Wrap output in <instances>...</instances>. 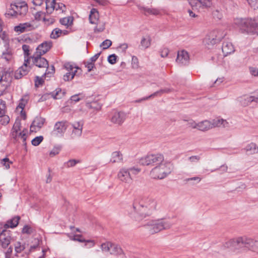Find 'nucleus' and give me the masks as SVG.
<instances>
[{"label": "nucleus", "mask_w": 258, "mask_h": 258, "mask_svg": "<svg viewBox=\"0 0 258 258\" xmlns=\"http://www.w3.org/2000/svg\"><path fill=\"white\" fill-rule=\"evenodd\" d=\"M141 170L140 168L136 167H122L117 173V178L122 182L130 184L133 181V176L138 174Z\"/></svg>", "instance_id": "5"}, {"label": "nucleus", "mask_w": 258, "mask_h": 258, "mask_svg": "<svg viewBox=\"0 0 258 258\" xmlns=\"http://www.w3.org/2000/svg\"><path fill=\"white\" fill-rule=\"evenodd\" d=\"M55 0H46V13L48 14H50L55 10Z\"/></svg>", "instance_id": "29"}, {"label": "nucleus", "mask_w": 258, "mask_h": 258, "mask_svg": "<svg viewBox=\"0 0 258 258\" xmlns=\"http://www.w3.org/2000/svg\"><path fill=\"white\" fill-rule=\"evenodd\" d=\"M84 98V96L83 95V94L80 93L72 96L71 97V100L72 102H77L83 99Z\"/></svg>", "instance_id": "42"}, {"label": "nucleus", "mask_w": 258, "mask_h": 258, "mask_svg": "<svg viewBox=\"0 0 258 258\" xmlns=\"http://www.w3.org/2000/svg\"><path fill=\"white\" fill-rule=\"evenodd\" d=\"M172 91H173V89H170V88H166V89H161L159 91H158L154 93L153 94H151L150 96L144 98L143 100L148 99L152 97H154L155 96L161 95V94H162L163 93H168L172 92Z\"/></svg>", "instance_id": "34"}, {"label": "nucleus", "mask_w": 258, "mask_h": 258, "mask_svg": "<svg viewBox=\"0 0 258 258\" xmlns=\"http://www.w3.org/2000/svg\"><path fill=\"white\" fill-rule=\"evenodd\" d=\"M222 50L224 56L230 54L235 51L233 44L230 42H223Z\"/></svg>", "instance_id": "21"}, {"label": "nucleus", "mask_w": 258, "mask_h": 258, "mask_svg": "<svg viewBox=\"0 0 258 258\" xmlns=\"http://www.w3.org/2000/svg\"><path fill=\"white\" fill-rule=\"evenodd\" d=\"M62 93L60 89L56 90V92L52 93L51 96L55 99H60L62 96Z\"/></svg>", "instance_id": "55"}, {"label": "nucleus", "mask_w": 258, "mask_h": 258, "mask_svg": "<svg viewBox=\"0 0 258 258\" xmlns=\"http://www.w3.org/2000/svg\"><path fill=\"white\" fill-rule=\"evenodd\" d=\"M29 100V96L28 94H25L24 95L22 99H21L20 102L18 106L17 109L18 110L19 109H21V112H22V111L25 107L26 104L27 103L28 100Z\"/></svg>", "instance_id": "32"}, {"label": "nucleus", "mask_w": 258, "mask_h": 258, "mask_svg": "<svg viewBox=\"0 0 258 258\" xmlns=\"http://www.w3.org/2000/svg\"><path fill=\"white\" fill-rule=\"evenodd\" d=\"M60 150V147H54L50 152L49 155L51 157H53L57 155Z\"/></svg>", "instance_id": "58"}, {"label": "nucleus", "mask_w": 258, "mask_h": 258, "mask_svg": "<svg viewBox=\"0 0 258 258\" xmlns=\"http://www.w3.org/2000/svg\"><path fill=\"white\" fill-rule=\"evenodd\" d=\"M151 44V37L149 35L144 36L141 38L140 47L141 49H146L150 46Z\"/></svg>", "instance_id": "25"}, {"label": "nucleus", "mask_w": 258, "mask_h": 258, "mask_svg": "<svg viewBox=\"0 0 258 258\" xmlns=\"http://www.w3.org/2000/svg\"><path fill=\"white\" fill-rule=\"evenodd\" d=\"M172 225V224L169 220L158 219L149 221L144 225V226L150 233L154 234L164 229H169Z\"/></svg>", "instance_id": "4"}, {"label": "nucleus", "mask_w": 258, "mask_h": 258, "mask_svg": "<svg viewBox=\"0 0 258 258\" xmlns=\"http://www.w3.org/2000/svg\"><path fill=\"white\" fill-rule=\"evenodd\" d=\"M55 10L60 11L62 13L66 10V6L62 3H55Z\"/></svg>", "instance_id": "54"}, {"label": "nucleus", "mask_w": 258, "mask_h": 258, "mask_svg": "<svg viewBox=\"0 0 258 258\" xmlns=\"http://www.w3.org/2000/svg\"><path fill=\"white\" fill-rule=\"evenodd\" d=\"M22 49L24 52L25 59H27V58H29V46L27 45L24 44L22 46ZM30 57H29V59Z\"/></svg>", "instance_id": "52"}, {"label": "nucleus", "mask_w": 258, "mask_h": 258, "mask_svg": "<svg viewBox=\"0 0 258 258\" xmlns=\"http://www.w3.org/2000/svg\"><path fill=\"white\" fill-rule=\"evenodd\" d=\"M59 22L61 25L69 28L73 24V18L71 17H65L60 19Z\"/></svg>", "instance_id": "33"}, {"label": "nucleus", "mask_w": 258, "mask_h": 258, "mask_svg": "<svg viewBox=\"0 0 258 258\" xmlns=\"http://www.w3.org/2000/svg\"><path fill=\"white\" fill-rule=\"evenodd\" d=\"M250 74L254 76H258V69L254 67L249 68Z\"/></svg>", "instance_id": "64"}, {"label": "nucleus", "mask_w": 258, "mask_h": 258, "mask_svg": "<svg viewBox=\"0 0 258 258\" xmlns=\"http://www.w3.org/2000/svg\"><path fill=\"white\" fill-rule=\"evenodd\" d=\"M75 66L70 62H67L64 64V68L69 72H71L74 69Z\"/></svg>", "instance_id": "57"}, {"label": "nucleus", "mask_w": 258, "mask_h": 258, "mask_svg": "<svg viewBox=\"0 0 258 258\" xmlns=\"http://www.w3.org/2000/svg\"><path fill=\"white\" fill-rule=\"evenodd\" d=\"M6 104L5 102L0 99V117L5 114Z\"/></svg>", "instance_id": "45"}, {"label": "nucleus", "mask_w": 258, "mask_h": 258, "mask_svg": "<svg viewBox=\"0 0 258 258\" xmlns=\"http://www.w3.org/2000/svg\"><path fill=\"white\" fill-rule=\"evenodd\" d=\"M45 14L44 12H42L41 11L38 12L36 13L35 15V18L36 20H40L41 19H43L44 21L46 20V19L45 18Z\"/></svg>", "instance_id": "48"}, {"label": "nucleus", "mask_w": 258, "mask_h": 258, "mask_svg": "<svg viewBox=\"0 0 258 258\" xmlns=\"http://www.w3.org/2000/svg\"><path fill=\"white\" fill-rule=\"evenodd\" d=\"M233 23L236 26L247 32H252V30L256 29L257 25L256 20L251 18H235Z\"/></svg>", "instance_id": "6"}, {"label": "nucleus", "mask_w": 258, "mask_h": 258, "mask_svg": "<svg viewBox=\"0 0 258 258\" xmlns=\"http://www.w3.org/2000/svg\"><path fill=\"white\" fill-rule=\"evenodd\" d=\"M73 127L72 136L73 138L80 137L82 134L83 122L82 121H75L71 124Z\"/></svg>", "instance_id": "14"}, {"label": "nucleus", "mask_w": 258, "mask_h": 258, "mask_svg": "<svg viewBox=\"0 0 258 258\" xmlns=\"http://www.w3.org/2000/svg\"><path fill=\"white\" fill-rule=\"evenodd\" d=\"M33 232V228L28 225H25L22 229V232L23 233L30 234L32 233Z\"/></svg>", "instance_id": "53"}, {"label": "nucleus", "mask_w": 258, "mask_h": 258, "mask_svg": "<svg viewBox=\"0 0 258 258\" xmlns=\"http://www.w3.org/2000/svg\"><path fill=\"white\" fill-rule=\"evenodd\" d=\"M216 39H214L213 38L211 37L208 34L203 39V42L208 48H212L214 45L219 43L218 41L216 40Z\"/></svg>", "instance_id": "26"}, {"label": "nucleus", "mask_w": 258, "mask_h": 258, "mask_svg": "<svg viewBox=\"0 0 258 258\" xmlns=\"http://www.w3.org/2000/svg\"><path fill=\"white\" fill-rule=\"evenodd\" d=\"M237 101L242 106L248 105L250 102L255 101L254 96H243L237 98Z\"/></svg>", "instance_id": "24"}, {"label": "nucleus", "mask_w": 258, "mask_h": 258, "mask_svg": "<svg viewBox=\"0 0 258 258\" xmlns=\"http://www.w3.org/2000/svg\"><path fill=\"white\" fill-rule=\"evenodd\" d=\"M211 122L212 128L216 127H227L229 126L228 122L226 120L220 117L211 120Z\"/></svg>", "instance_id": "19"}, {"label": "nucleus", "mask_w": 258, "mask_h": 258, "mask_svg": "<svg viewBox=\"0 0 258 258\" xmlns=\"http://www.w3.org/2000/svg\"><path fill=\"white\" fill-rule=\"evenodd\" d=\"M97 24V26L94 29L95 32H101L105 29V25L103 23H99Z\"/></svg>", "instance_id": "47"}, {"label": "nucleus", "mask_w": 258, "mask_h": 258, "mask_svg": "<svg viewBox=\"0 0 258 258\" xmlns=\"http://www.w3.org/2000/svg\"><path fill=\"white\" fill-rule=\"evenodd\" d=\"M112 243L110 242H106L101 244V249L104 252H110L111 248Z\"/></svg>", "instance_id": "41"}, {"label": "nucleus", "mask_w": 258, "mask_h": 258, "mask_svg": "<svg viewBox=\"0 0 258 258\" xmlns=\"http://www.w3.org/2000/svg\"><path fill=\"white\" fill-rule=\"evenodd\" d=\"M169 52V50L168 48H163L161 49V51H160L161 56L162 57H165L167 56Z\"/></svg>", "instance_id": "62"}, {"label": "nucleus", "mask_w": 258, "mask_h": 258, "mask_svg": "<svg viewBox=\"0 0 258 258\" xmlns=\"http://www.w3.org/2000/svg\"><path fill=\"white\" fill-rule=\"evenodd\" d=\"M43 139L42 136L36 137L31 141L32 144L35 146H38L43 141Z\"/></svg>", "instance_id": "44"}, {"label": "nucleus", "mask_w": 258, "mask_h": 258, "mask_svg": "<svg viewBox=\"0 0 258 258\" xmlns=\"http://www.w3.org/2000/svg\"><path fill=\"white\" fill-rule=\"evenodd\" d=\"M125 119V114L123 112H114L111 118V121L113 123L120 125Z\"/></svg>", "instance_id": "17"}, {"label": "nucleus", "mask_w": 258, "mask_h": 258, "mask_svg": "<svg viewBox=\"0 0 258 258\" xmlns=\"http://www.w3.org/2000/svg\"><path fill=\"white\" fill-rule=\"evenodd\" d=\"M98 18H99V14L97 11L95 9H93L89 15V20L90 22L92 24H97V22L98 21Z\"/></svg>", "instance_id": "30"}, {"label": "nucleus", "mask_w": 258, "mask_h": 258, "mask_svg": "<svg viewBox=\"0 0 258 258\" xmlns=\"http://www.w3.org/2000/svg\"><path fill=\"white\" fill-rule=\"evenodd\" d=\"M45 69H46L44 75L45 77H50L55 72V69L53 66H51L50 67L48 66Z\"/></svg>", "instance_id": "37"}, {"label": "nucleus", "mask_w": 258, "mask_h": 258, "mask_svg": "<svg viewBox=\"0 0 258 258\" xmlns=\"http://www.w3.org/2000/svg\"><path fill=\"white\" fill-rule=\"evenodd\" d=\"M14 246L15 250L16 253H20L25 248V244L21 243L19 241H17L15 243Z\"/></svg>", "instance_id": "36"}, {"label": "nucleus", "mask_w": 258, "mask_h": 258, "mask_svg": "<svg viewBox=\"0 0 258 258\" xmlns=\"http://www.w3.org/2000/svg\"><path fill=\"white\" fill-rule=\"evenodd\" d=\"M20 218L19 216H16L12 219L7 221L5 224L1 223L2 226H4V228L7 229L8 228H14L16 227L18 223Z\"/></svg>", "instance_id": "23"}, {"label": "nucleus", "mask_w": 258, "mask_h": 258, "mask_svg": "<svg viewBox=\"0 0 258 258\" xmlns=\"http://www.w3.org/2000/svg\"><path fill=\"white\" fill-rule=\"evenodd\" d=\"M12 77L10 73H5L0 78V92L3 93L10 86Z\"/></svg>", "instance_id": "11"}, {"label": "nucleus", "mask_w": 258, "mask_h": 258, "mask_svg": "<svg viewBox=\"0 0 258 258\" xmlns=\"http://www.w3.org/2000/svg\"><path fill=\"white\" fill-rule=\"evenodd\" d=\"M198 130L202 132H206L212 128L211 120H204L198 122Z\"/></svg>", "instance_id": "22"}, {"label": "nucleus", "mask_w": 258, "mask_h": 258, "mask_svg": "<svg viewBox=\"0 0 258 258\" xmlns=\"http://www.w3.org/2000/svg\"><path fill=\"white\" fill-rule=\"evenodd\" d=\"M51 47L52 42L51 41L44 42L38 45L34 53L38 55H44L49 50Z\"/></svg>", "instance_id": "16"}, {"label": "nucleus", "mask_w": 258, "mask_h": 258, "mask_svg": "<svg viewBox=\"0 0 258 258\" xmlns=\"http://www.w3.org/2000/svg\"><path fill=\"white\" fill-rule=\"evenodd\" d=\"M187 126L188 127L190 128L191 129H197L198 128V122H197L194 120L190 119L187 120Z\"/></svg>", "instance_id": "39"}, {"label": "nucleus", "mask_w": 258, "mask_h": 258, "mask_svg": "<svg viewBox=\"0 0 258 258\" xmlns=\"http://www.w3.org/2000/svg\"><path fill=\"white\" fill-rule=\"evenodd\" d=\"M12 239L11 231L4 228V226L0 224V246L6 249L10 244Z\"/></svg>", "instance_id": "9"}, {"label": "nucleus", "mask_w": 258, "mask_h": 258, "mask_svg": "<svg viewBox=\"0 0 258 258\" xmlns=\"http://www.w3.org/2000/svg\"><path fill=\"white\" fill-rule=\"evenodd\" d=\"M204 8H209L212 5V0H201Z\"/></svg>", "instance_id": "60"}, {"label": "nucleus", "mask_w": 258, "mask_h": 258, "mask_svg": "<svg viewBox=\"0 0 258 258\" xmlns=\"http://www.w3.org/2000/svg\"><path fill=\"white\" fill-rule=\"evenodd\" d=\"M189 4L194 10H200L204 9L201 0H190Z\"/></svg>", "instance_id": "31"}, {"label": "nucleus", "mask_w": 258, "mask_h": 258, "mask_svg": "<svg viewBox=\"0 0 258 258\" xmlns=\"http://www.w3.org/2000/svg\"><path fill=\"white\" fill-rule=\"evenodd\" d=\"M42 55H38L34 53L31 57L32 62L36 66L40 68H45L49 66L48 61L44 57H42Z\"/></svg>", "instance_id": "13"}, {"label": "nucleus", "mask_w": 258, "mask_h": 258, "mask_svg": "<svg viewBox=\"0 0 258 258\" xmlns=\"http://www.w3.org/2000/svg\"><path fill=\"white\" fill-rule=\"evenodd\" d=\"M68 124L66 121H58L55 123L52 136L55 137H61L67 130Z\"/></svg>", "instance_id": "10"}, {"label": "nucleus", "mask_w": 258, "mask_h": 258, "mask_svg": "<svg viewBox=\"0 0 258 258\" xmlns=\"http://www.w3.org/2000/svg\"><path fill=\"white\" fill-rule=\"evenodd\" d=\"M112 44V42L109 39H106L104 40L100 45V47H102L103 49L108 48Z\"/></svg>", "instance_id": "46"}, {"label": "nucleus", "mask_w": 258, "mask_h": 258, "mask_svg": "<svg viewBox=\"0 0 258 258\" xmlns=\"http://www.w3.org/2000/svg\"><path fill=\"white\" fill-rule=\"evenodd\" d=\"M27 130L24 128L21 130V122L17 120L15 122L11 132L12 138L16 141H22L24 145H26V141L27 138Z\"/></svg>", "instance_id": "8"}, {"label": "nucleus", "mask_w": 258, "mask_h": 258, "mask_svg": "<svg viewBox=\"0 0 258 258\" xmlns=\"http://www.w3.org/2000/svg\"><path fill=\"white\" fill-rule=\"evenodd\" d=\"M80 162V160L76 159H71L65 163L66 166L68 168L75 166L77 163Z\"/></svg>", "instance_id": "40"}, {"label": "nucleus", "mask_w": 258, "mask_h": 258, "mask_svg": "<svg viewBox=\"0 0 258 258\" xmlns=\"http://www.w3.org/2000/svg\"><path fill=\"white\" fill-rule=\"evenodd\" d=\"M28 6L25 2L15 3L11 4L7 15L12 17L24 16L28 12Z\"/></svg>", "instance_id": "7"}, {"label": "nucleus", "mask_w": 258, "mask_h": 258, "mask_svg": "<svg viewBox=\"0 0 258 258\" xmlns=\"http://www.w3.org/2000/svg\"><path fill=\"white\" fill-rule=\"evenodd\" d=\"M156 202L152 199L146 200L144 203H134L127 211L130 217L138 222H140L150 216L155 210Z\"/></svg>", "instance_id": "2"}, {"label": "nucleus", "mask_w": 258, "mask_h": 258, "mask_svg": "<svg viewBox=\"0 0 258 258\" xmlns=\"http://www.w3.org/2000/svg\"><path fill=\"white\" fill-rule=\"evenodd\" d=\"M176 61L180 64L186 65L188 64L189 61V56L188 52L184 50L178 51Z\"/></svg>", "instance_id": "15"}, {"label": "nucleus", "mask_w": 258, "mask_h": 258, "mask_svg": "<svg viewBox=\"0 0 258 258\" xmlns=\"http://www.w3.org/2000/svg\"><path fill=\"white\" fill-rule=\"evenodd\" d=\"M43 79L42 77H39L38 76L36 77L35 80V85L36 87H38L40 85H41L43 83Z\"/></svg>", "instance_id": "59"}, {"label": "nucleus", "mask_w": 258, "mask_h": 258, "mask_svg": "<svg viewBox=\"0 0 258 258\" xmlns=\"http://www.w3.org/2000/svg\"><path fill=\"white\" fill-rule=\"evenodd\" d=\"M123 160V156L120 151H114L111 153L110 161L111 162L118 163Z\"/></svg>", "instance_id": "27"}, {"label": "nucleus", "mask_w": 258, "mask_h": 258, "mask_svg": "<svg viewBox=\"0 0 258 258\" xmlns=\"http://www.w3.org/2000/svg\"><path fill=\"white\" fill-rule=\"evenodd\" d=\"M14 30L15 32L19 33L25 32L22 23H21L19 25L14 27Z\"/></svg>", "instance_id": "56"}, {"label": "nucleus", "mask_w": 258, "mask_h": 258, "mask_svg": "<svg viewBox=\"0 0 258 258\" xmlns=\"http://www.w3.org/2000/svg\"><path fill=\"white\" fill-rule=\"evenodd\" d=\"M140 163L144 166H152L153 168L150 172L151 178L163 179L169 175L173 169V164L164 159L162 154H149L142 158Z\"/></svg>", "instance_id": "1"}, {"label": "nucleus", "mask_w": 258, "mask_h": 258, "mask_svg": "<svg viewBox=\"0 0 258 258\" xmlns=\"http://www.w3.org/2000/svg\"><path fill=\"white\" fill-rule=\"evenodd\" d=\"M45 122V119L41 117H36L33 120L31 126L30 131L36 132L39 130L43 125Z\"/></svg>", "instance_id": "18"}, {"label": "nucleus", "mask_w": 258, "mask_h": 258, "mask_svg": "<svg viewBox=\"0 0 258 258\" xmlns=\"http://www.w3.org/2000/svg\"><path fill=\"white\" fill-rule=\"evenodd\" d=\"M28 63H29V58H27L24 59L23 65L16 71L15 73L16 79H19L27 74L30 69V67L28 66Z\"/></svg>", "instance_id": "12"}, {"label": "nucleus", "mask_w": 258, "mask_h": 258, "mask_svg": "<svg viewBox=\"0 0 258 258\" xmlns=\"http://www.w3.org/2000/svg\"><path fill=\"white\" fill-rule=\"evenodd\" d=\"M2 164H3L7 169L10 168V163H12L10 162L9 159L8 158H5L2 160Z\"/></svg>", "instance_id": "63"}, {"label": "nucleus", "mask_w": 258, "mask_h": 258, "mask_svg": "<svg viewBox=\"0 0 258 258\" xmlns=\"http://www.w3.org/2000/svg\"><path fill=\"white\" fill-rule=\"evenodd\" d=\"M247 154H254L258 153V146L254 143H250L245 148Z\"/></svg>", "instance_id": "28"}, {"label": "nucleus", "mask_w": 258, "mask_h": 258, "mask_svg": "<svg viewBox=\"0 0 258 258\" xmlns=\"http://www.w3.org/2000/svg\"><path fill=\"white\" fill-rule=\"evenodd\" d=\"M22 24L23 25L25 32L29 31H31L32 30L34 29V25L30 22H27V23H22Z\"/></svg>", "instance_id": "43"}, {"label": "nucleus", "mask_w": 258, "mask_h": 258, "mask_svg": "<svg viewBox=\"0 0 258 258\" xmlns=\"http://www.w3.org/2000/svg\"><path fill=\"white\" fill-rule=\"evenodd\" d=\"M109 253L112 254H120L122 253V250L118 245L112 243Z\"/></svg>", "instance_id": "35"}, {"label": "nucleus", "mask_w": 258, "mask_h": 258, "mask_svg": "<svg viewBox=\"0 0 258 258\" xmlns=\"http://www.w3.org/2000/svg\"><path fill=\"white\" fill-rule=\"evenodd\" d=\"M62 33V30L59 28H55L52 31L50 34V37L53 39L57 38L58 37L61 36Z\"/></svg>", "instance_id": "38"}, {"label": "nucleus", "mask_w": 258, "mask_h": 258, "mask_svg": "<svg viewBox=\"0 0 258 258\" xmlns=\"http://www.w3.org/2000/svg\"><path fill=\"white\" fill-rule=\"evenodd\" d=\"M249 5L253 9H258V0H246Z\"/></svg>", "instance_id": "50"}, {"label": "nucleus", "mask_w": 258, "mask_h": 258, "mask_svg": "<svg viewBox=\"0 0 258 258\" xmlns=\"http://www.w3.org/2000/svg\"><path fill=\"white\" fill-rule=\"evenodd\" d=\"M208 34L211 37L213 38L214 39H216V40L219 42L226 36L225 32L221 30H214L210 32Z\"/></svg>", "instance_id": "20"}, {"label": "nucleus", "mask_w": 258, "mask_h": 258, "mask_svg": "<svg viewBox=\"0 0 258 258\" xmlns=\"http://www.w3.org/2000/svg\"><path fill=\"white\" fill-rule=\"evenodd\" d=\"M223 246L233 250L246 248L258 253V239H253L246 236L237 237L228 240L223 244Z\"/></svg>", "instance_id": "3"}, {"label": "nucleus", "mask_w": 258, "mask_h": 258, "mask_svg": "<svg viewBox=\"0 0 258 258\" xmlns=\"http://www.w3.org/2000/svg\"><path fill=\"white\" fill-rule=\"evenodd\" d=\"M144 11L146 14H149L157 15L159 14V11L156 9L144 8Z\"/></svg>", "instance_id": "51"}, {"label": "nucleus", "mask_w": 258, "mask_h": 258, "mask_svg": "<svg viewBox=\"0 0 258 258\" xmlns=\"http://www.w3.org/2000/svg\"><path fill=\"white\" fill-rule=\"evenodd\" d=\"M201 159L199 155H194L188 158V161L190 163H198Z\"/></svg>", "instance_id": "49"}, {"label": "nucleus", "mask_w": 258, "mask_h": 258, "mask_svg": "<svg viewBox=\"0 0 258 258\" xmlns=\"http://www.w3.org/2000/svg\"><path fill=\"white\" fill-rule=\"evenodd\" d=\"M108 61L111 64H114L116 61V56L115 54L110 55L108 57Z\"/></svg>", "instance_id": "61"}]
</instances>
